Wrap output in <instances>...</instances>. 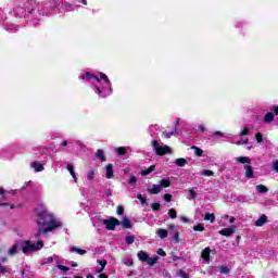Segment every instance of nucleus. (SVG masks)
Listing matches in <instances>:
<instances>
[{
    "instance_id": "1",
    "label": "nucleus",
    "mask_w": 278,
    "mask_h": 278,
    "mask_svg": "<svg viewBox=\"0 0 278 278\" xmlns=\"http://www.w3.org/2000/svg\"><path fill=\"white\" fill-rule=\"evenodd\" d=\"M36 214L39 217L37 222L38 230L35 235L36 238L43 236L45 233H49V231H53V229H58L62 227L61 222L55 219V216L51 214L45 204L40 203L36 208Z\"/></svg>"
},
{
    "instance_id": "2",
    "label": "nucleus",
    "mask_w": 278,
    "mask_h": 278,
    "mask_svg": "<svg viewBox=\"0 0 278 278\" xmlns=\"http://www.w3.org/2000/svg\"><path fill=\"white\" fill-rule=\"evenodd\" d=\"M42 247H45V243H42V241H38L34 244H31L29 241H21V249L24 255H29V253L40 251Z\"/></svg>"
},
{
    "instance_id": "3",
    "label": "nucleus",
    "mask_w": 278,
    "mask_h": 278,
    "mask_svg": "<svg viewBox=\"0 0 278 278\" xmlns=\"http://www.w3.org/2000/svg\"><path fill=\"white\" fill-rule=\"evenodd\" d=\"M152 148L153 151H155L156 155H166V153H170V147L168 146H164L163 148L160 147V143L157 142V140H153L152 141Z\"/></svg>"
},
{
    "instance_id": "4",
    "label": "nucleus",
    "mask_w": 278,
    "mask_h": 278,
    "mask_svg": "<svg viewBox=\"0 0 278 278\" xmlns=\"http://www.w3.org/2000/svg\"><path fill=\"white\" fill-rule=\"evenodd\" d=\"M103 225H105L108 231H114L118 225H121V220L116 217H110L109 219L102 220Z\"/></svg>"
},
{
    "instance_id": "5",
    "label": "nucleus",
    "mask_w": 278,
    "mask_h": 278,
    "mask_svg": "<svg viewBox=\"0 0 278 278\" xmlns=\"http://www.w3.org/2000/svg\"><path fill=\"white\" fill-rule=\"evenodd\" d=\"M238 226L232 225L231 228H224L219 231L220 236H225L226 238H230L231 235L236 232Z\"/></svg>"
},
{
    "instance_id": "6",
    "label": "nucleus",
    "mask_w": 278,
    "mask_h": 278,
    "mask_svg": "<svg viewBox=\"0 0 278 278\" xmlns=\"http://www.w3.org/2000/svg\"><path fill=\"white\" fill-rule=\"evenodd\" d=\"M18 251H22L21 242H17V243L13 244V245L9 249L8 255H10V257H14V255H16V253H18Z\"/></svg>"
},
{
    "instance_id": "7",
    "label": "nucleus",
    "mask_w": 278,
    "mask_h": 278,
    "mask_svg": "<svg viewBox=\"0 0 278 278\" xmlns=\"http://www.w3.org/2000/svg\"><path fill=\"white\" fill-rule=\"evenodd\" d=\"M30 168H34L35 173H42L45 170V166L37 161L30 163Z\"/></svg>"
},
{
    "instance_id": "8",
    "label": "nucleus",
    "mask_w": 278,
    "mask_h": 278,
    "mask_svg": "<svg viewBox=\"0 0 278 278\" xmlns=\"http://www.w3.org/2000/svg\"><path fill=\"white\" fill-rule=\"evenodd\" d=\"M149 194H160L162 192V186L160 184L153 185L151 189H148Z\"/></svg>"
},
{
    "instance_id": "9",
    "label": "nucleus",
    "mask_w": 278,
    "mask_h": 278,
    "mask_svg": "<svg viewBox=\"0 0 278 278\" xmlns=\"http://www.w3.org/2000/svg\"><path fill=\"white\" fill-rule=\"evenodd\" d=\"M268 223V217L266 215H262L256 222H255V227H264Z\"/></svg>"
},
{
    "instance_id": "10",
    "label": "nucleus",
    "mask_w": 278,
    "mask_h": 278,
    "mask_svg": "<svg viewBox=\"0 0 278 278\" xmlns=\"http://www.w3.org/2000/svg\"><path fill=\"white\" fill-rule=\"evenodd\" d=\"M210 248H205L201 253V257L204 260L205 264H210Z\"/></svg>"
},
{
    "instance_id": "11",
    "label": "nucleus",
    "mask_w": 278,
    "mask_h": 278,
    "mask_svg": "<svg viewBox=\"0 0 278 278\" xmlns=\"http://www.w3.org/2000/svg\"><path fill=\"white\" fill-rule=\"evenodd\" d=\"M244 170L247 179H253V166L251 164L244 165Z\"/></svg>"
},
{
    "instance_id": "12",
    "label": "nucleus",
    "mask_w": 278,
    "mask_h": 278,
    "mask_svg": "<svg viewBox=\"0 0 278 278\" xmlns=\"http://www.w3.org/2000/svg\"><path fill=\"white\" fill-rule=\"evenodd\" d=\"M156 235L159 236V238H161V240H164V239L168 238V230L159 228L156 230Z\"/></svg>"
},
{
    "instance_id": "13",
    "label": "nucleus",
    "mask_w": 278,
    "mask_h": 278,
    "mask_svg": "<svg viewBox=\"0 0 278 278\" xmlns=\"http://www.w3.org/2000/svg\"><path fill=\"white\" fill-rule=\"evenodd\" d=\"M114 177V166L112 164L106 165V178L112 179Z\"/></svg>"
},
{
    "instance_id": "14",
    "label": "nucleus",
    "mask_w": 278,
    "mask_h": 278,
    "mask_svg": "<svg viewBox=\"0 0 278 278\" xmlns=\"http://www.w3.org/2000/svg\"><path fill=\"white\" fill-rule=\"evenodd\" d=\"M96 157H97V160H100V162H105L106 161L105 152L101 149L97 150Z\"/></svg>"
},
{
    "instance_id": "15",
    "label": "nucleus",
    "mask_w": 278,
    "mask_h": 278,
    "mask_svg": "<svg viewBox=\"0 0 278 278\" xmlns=\"http://www.w3.org/2000/svg\"><path fill=\"white\" fill-rule=\"evenodd\" d=\"M236 162H239V164H251V159L249 156H239L236 157Z\"/></svg>"
},
{
    "instance_id": "16",
    "label": "nucleus",
    "mask_w": 278,
    "mask_h": 278,
    "mask_svg": "<svg viewBox=\"0 0 278 278\" xmlns=\"http://www.w3.org/2000/svg\"><path fill=\"white\" fill-rule=\"evenodd\" d=\"M86 79L87 81H90L92 79H96V81L101 83V79L99 77H97V75H94L93 73H90V72H86Z\"/></svg>"
},
{
    "instance_id": "17",
    "label": "nucleus",
    "mask_w": 278,
    "mask_h": 278,
    "mask_svg": "<svg viewBox=\"0 0 278 278\" xmlns=\"http://www.w3.org/2000/svg\"><path fill=\"white\" fill-rule=\"evenodd\" d=\"M67 170L72 175L75 184H77V175H75V167L73 166V164H67Z\"/></svg>"
},
{
    "instance_id": "18",
    "label": "nucleus",
    "mask_w": 278,
    "mask_h": 278,
    "mask_svg": "<svg viewBox=\"0 0 278 278\" xmlns=\"http://www.w3.org/2000/svg\"><path fill=\"white\" fill-rule=\"evenodd\" d=\"M94 92L99 94L101 99H103V94H105V87H99V85L94 86Z\"/></svg>"
},
{
    "instance_id": "19",
    "label": "nucleus",
    "mask_w": 278,
    "mask_h": 278,
    "mask_svg": "<svg viewBox=\"0 0 278 278\" xmlns=\"http://www.w3.org/2000/svg\"><path fill=\"white\" fill-rule=\"evenodd\" d=\"M70 253H78V255H86V250L79 249L77 247H72Z\"/></svg>"
},
{
    "instance_id": "20",
    "label": "nucleus",
    "mask_w": 278,
    "mask_h": 278,
    "mask_svg": "<svg viewBox=\"0 0 278 278\" xmlns=\"http://www.w3.org/2000/svg\"><path fill=\"white\" fill-rule=\"evenodd\" d=\"M122 227H124V229H131V220L127 217H123Z\"/></svg>"
},
{
    "instance_id": "21",
    "label": "nucleus",
    "mask_w": 278,
    "mask_h": 278,
    "mask_svg": "<svg viewBox=\"0 0 278 278\" xmlns=\"http://www.w3.org/2000/svg\"><path fill=\"white\" fill-rule=\"evenodd\" d=\"M275 121V115L270 112L266 113L264 116V123H273Z\"/></svg>"
},
{
    "instance_id": "22",
    "label": "nucleus",
    "mask_w": 278,
    "mask_h": 278,
    "mask_svg": "<svg viewBox=\"0 0 278 278\" xmlns=\"http://www.w3.org/2000/svg\"><path fill=\"white\" fill-rule=\"evenodd\" d=\"M137 255L140 260V262H147V260H149V254H147V252H144V251L138 252Z\"/></svg>"
},
{
    "instance_id": "23",
    "label": "nucleus",
    "mask_w": 278,
    "mask_h": 278,
    "mask_svg": "<svg viewBox=\"0 0 278 278\" xmlns=\"http://www.w3.org/2000/svg\"><path fill=\"white\" fill-rule=\"evenodd\" d=\"M174 164H176V166L182 167V166H185L186 164H188V161H187L186 159H184V157H180V159H176V160L174 161Z\"/></svg>"
},
{
    "instance_id": "24",
    "label": "nucleus",
    "mask_w": 278,
    "mask_h": 278,
    "mask_svg": "<svg viewBox=\"0 0 278 278\" xmlns=\"http://www.w3.org/2000/svg\"><path fill=\"white\" fill-rule=\"evenodd\" d=\"M159 186H161V189H162V188H168V187H170V179H168V178L162 179V180L159 182Z\"/></svg>"
},
{
    "instance_id": "25",
    "label": "nucleus",
    "mask_w": 278,
    "mask_h": 278,
    "mask_svg": "<svg viewBox=\"0 0 278 278\" xmlns=\"http://www.w3.org/2000/svg\"><path fill=\"white\" fill-rule=\"evenodd\" d=\"M153 170H155V165H151L149 167V169L141 170V175H142V177H147V175H151V173H153Z\"/></svg>"
},
{
    "instance_id": "26",
    "label": "nucleus",
    "mask_w": 278,
    "mask_h": 278,
    "mask_svg": "<svg viewBox=\"0 0 278 278\" xmlns=\"http://www.w3.org/2000/svg\"><path fill=\"white\" fill-rule=\"evenodd\" d=\"M256 191L260 192V194H266V192H268V187L258 185L256 186Z\"/></svg>"
},
{
    "instance_id": "27",
    "label": "nucleus",
    "mask_w": 278,
    "mask_h": 278,
    "mask_svg": "<svg viewBox=\"0 0 278 278\" xmlns=\"http://www.w3.org/2000/svg\"><path fill=\"white\" fill-rule=\"evenodd\" d=\"M204 220H210V223H214L216 220V216L213 213H205Z\"/></svg>"
},
{
    "instance_id": "28",
    "label": "nucleus",
    "mask_w": 278,
    "mask_h": 278,
    "mask_svg": "<svg viewBox=\"0 0 278 278\" xmlns=\"http://www.w3.org/2000/svg\"><path fill=\"white\" fill-rule=\"evenodd\" d=\"M191 149L194 151V155L201 157L203 155V150L197 146H192Z\"/></svg>"
},
{
    "instance_id": "29",
    "label": "nucleus",
    "mask_w": 278,
    "mask_h": 278,
    "mask_svg": "<svg viewBox=\"0 0 278 278\" xmlns=\"http://www.w3.org/2000/svg\"><path fill=\"white\" fill-rule=\"evenodd\" d=\"M109 91H106L104 89V93L102 94V99H106V97H110V94H112L113 89H112V81L110 83V85H108Z\"/></svg>"
},
{
    "instance_id": "30",
    "label": "nucleus",
    "mask_w": 278,
    "mask_h": 278,
    "mask_svg": "<svg viewBox=\"0 0 278 278\" xmlns=\"http://www.w3.org/2000/svg\"><path fill=\"white\" fill-rule=\"evenodd\" d=\"M157 260H160L157 256H155V257L148 256V260L146 262H147V264H149V266H154V264H157Z\"/></svg>"
},
{
    "instance_id": "31",
    "label": "nucleus",
    "mask_w": 278,
    "mask_h": 278,
    "mask_svg": "<svg viewBox=\"0 0 278 278\" xmlns=\"http://www.w3.org/2000/svg\"><path fill=\"white\" fill-rule=\"evenodd\" d=\"M135 241H136L135 236H127L126 237V244H128V245L134 244Z\"/></svg>"
},
{
    "instance_id": "32",
    "label": "nucleus",
    "mask_w": 278,
    "mask_h": 278,
    "mask_svg": "<svg viewBox=\"0 0 278 278\" xmlns=\"http://www.w3.org/2000/svg\"><path fill=\"white\" fill-rule=\"evenodd\" d=\"M116 153L117 155H125L127 153V149L123 147L116 148Z\"/></svg>"
},
{
    "instance_id": "33",
    "label": "nucleus",
    "mask_w": 278,
    "mask_h": 278,
    "mask_svg": "<svg viewBox=\"0 0 278 278\" xmlns=\"http://www.w3.org/2000/svg\"><path fill=\"white\" fill-rule=\"evenodd\" d=\"M219 273H222V275H229L230 269H229V267H227V266H222V267L219 268Z\"/></svg>"
},
{
    "instance_id": "34",
    "label": "nucleus",
    "mask_w": 278,
    "mask_h": 278,
    "mask_svg": "<svg viewBox=\"0 0 278 278\" xmlns=\"http://www.w3.org/2000/svg\"><path fill=\"white\" fill-rule=\"evenodd\" d=\"M100 79H103L105 81L106 86H110V78H108V75L103 74L102 72L100 73Z\"/></svg>"
},
{
    "instance_id": "35",
    "label": "nucleus",
    "mask_w": 278,
    "mask_h": 278,
    "mask_svg": "<svg viewBox=\"0 0 278 278\" xmlns=\"http://www.w3.org/2000/svg\"><path fill=\"white\" fill-rule=\"evenodd\" d=\"M172 240H174L175 244H179V232L175 231L172 236Z\"/></svg>"
},
{
    "instance_id": "36",
    "label": "nucleus",
    "mask_w": 278,
    "mask_h": 278,
    "mask_svg": "<svg viewBox=\"0 0 278 278\" xmlns=\"http://www.w3.org/2000/svg\"><path fill=\"white\" fill-rule=\"evenodd\" d=\"M175 134H177V126L169 132H164L165 138H170L173 137Z\"/></svg>"
},
{
    "instance_id": "37",
    "label": "nucleus",
    "mask_w": 278,
    "mask_h": 278,
    "mask_svg": "<svg viewBox=\"0 0 278 278\" xmlns=\"http://www.w3.org/2000/svg\"><path fill=\"white\" fill-rule=\"evenodd\" d=\"M87 179H89V181H92L94 179V169H90L88 172Z\"/></svg>"
},
{
    "instance_id": "38",
    "label": "nucleus",
    "mask_w": 278,
    "mask_h": 278,
    "mask_svg": "<svg viewBox=\"0 0 278 278\" xmlns=\"http://www.w3.org/2000/svg\"><path fill=\"white\" fill-rule=\"evenodd\" d=\"M204 177H212V175H214V172L210 170V169H204L201 173Z\"/></svg>"
},
{
    "instance_id": "39",
    "label": "nucleus",
    "mask_w": 278,
    "mask_h": 278,
    "mask_svg": "<svg viewBox=\"0 0 278 278\" xmlns=\"http://www.w3.org/2000/svg\"><path fill=\"white\" fill-rule=\"evenodd\" d=\"M163 199L166 203H170L173 201V195L170 193H166L163 195Z\"/></svg>"
},
{
    "instance_id": "40",
    "label": "nucleus",
    "mask_w": 278,
    "mask_h": 278,
    "mask_svg": "<svg viewBox=\"0 0 278 278\" xmlns=\"http://www.w3.org/2000/svg\"><path fill=\"white\" fill-rule=\"evenodd\" d=\"M193 231H205V227H203L201 224H198L193 227Z\"/></svg>"
},
{
    "instance_id": "41",
    "label": "nucleus",
    "mask_w": 278,
    "mask_h": 278,
    "mask_svg": "<svg viewBox=\"0 0 278 278\" xmlns=\"http://www.w3.org/2000/svg\"><path fill=\"white\" fill-rule=\"evenodd\" d=\"M136 181H138V178L136 176H130V178L128 180V185L129 186H135Z\"/></svg>"
},
{
    "instance_id": "42",
    "label": "nucleus",
    "mask_w": 278,
    "mask_h": 278,
    "mask_svg": "<svg viewBox=\"0 0 278 278\" xmlns=\"http://www.w3.org/2000/svg\"><path fill=\"white\" fill-rule=\"evenodd\" d=\"M256 142L262 143L264 142V137L262 136V132H257L255 135Z\"/></svg>"
},
{
    "instance_id": "43",
    "label": "nucleus",
    "mask_w": 278,
    "mask_h": 278,
    "mask_svg": "<svg viewBox=\"0 0 278 278\" xmlns=\"http://www.w3.org/2000/svg\"><path fill=\"white\" fill-rule=\"evenodd\" d=\"M5 273H10V269L0 263V275H5Z\"/></svg>"
},
{
    "instance_id": "44",
    "label": "nucleus",
    "mask_w": 278,
    "mask_h": 278,
    "mask_svg": "<svg viewBox=\"0 0 278 278\" xmlns=\"http://www.w3.org/2000/svg\"><path fill=\"white\" fill-rule=\"evenodd\" d=\"M168 216L172 218H177V211H175V208H170L168 211Z\"/></svg>"
},
{
    "instance_id": "45",
    "label": "nucleus",
    "mask_w": 278,
    "mask_h": 278,
    "mask_svg": "<svg viewBox=\"0 0 278 278\" xmlns=\"http://www.w3.org/2000/svg\"><path fill=\"white\" fill-rule=\"evenodd\" d=\"M56 268H59V270H63V273H68V270H71L70 267L64 265H56Z\"/></svg>"
},
{
    "instance_id": "46",
    "label": "nucleus",
    "mask_w": 278,
    "mask_h": 278,
    "mask_svg": "<svg viewBox=\"0 0 278 278\" xmlns=\"http://www.w3.org/2000/svg\"><path fill=\"white\" fill-rule=\"evenodd\" d=\"M5 30L7 31H17L18 28H16L15 25H10V26H5Z\"/></svg>"
},
{
    "instance_id": "47",
    "label": "nucleus",
    "mask_w": 278,
    "mask_h": 278,
    "mask_svg": "<svg viewBox=\"0 0 278 278\" xmlns=\"http://www.w3.org/2000/svg\"><path fill=\"white\" fill-rule=\"evenodd\" d=\"M99 265H101V268L105 269V266H108V261L106 260H98L97 261Z\"/></svg>"
},
{
    "instance_id": "48",
    "label": "nucleus",
    "mask_w": 278,
    "mask_h": 278,
    "mask_svg": "<svg viewBox=\"0 0 278 278\" xmlns=\"http://www.w3.org/2000/svg\"><path fill=\"white\" fill-rule=\"evenodd\" d=\"M137 199L141 202V205H144V203H147V198L142 197V194H138Z\"/></svg>"
},
{
    "instance_id": "49",
    "label": "nucleus",
    "mask_w": 278,
    "mask_h": 278,
    "mask_svg": "<svg viewBox=\"0 0 278 278\" xmlns=\"http://www.w3.org/2000/svg\"><path fill=\"white\" fill-rule=\"evenodd\" d=\"M151 207H152V210H153L154 212H157V211H160V203L154 202V203L151 204Z\"/></svg>"
},
{
    "instance_id": "50",
    "label": "nucleus",
    "mask_w": 278,
    "mask_h": 278,
    "mask_svg": "<svg viewBox=\"0 0 278 278\" xmlns=\"http://www.w3.org/2000/svg\"><path fill=\"white\" fill-rule=\"evenodd\" d=\"M124 264H125L126 266H134V258H127V260H125V261H124Z\"/></svg>"
},
{
    "instance_id": "51",
    "label": "nucleus",
    "mask_w": 278,
    "mask_h": 278,
    "mask_svg": "<svg viewBox=\"0 0 278 278\" xmlns=\"http://www.w3.org/2000/svg\"><path fill=\"white\" fill-rule=\"evenodd\" d=\"M118 216H123L125 214V208L123 206H117Z\"/></svg>"
},
{
    "instance_id": "52",
    "label": "nucleus",
    "mask_w": 278,
    "mask_h": 278,
    "mask_svg": "<svg viewBox=\"0 0 278 278\" xmlns=\"http://www.w3.org/2000/svg\"><path fill=\"white\" fill-rule=\"evenodd\" d=\"M189 197H190L191 199H197V192H195L194 189H190V190H189Z\"/></svg>"
},
{
    "instance_id": "53",
    "label": "nucleus",
    "mask_w": 278,
    "mask_h": 278,
    "mask_svg": "<svg viewBox=\"0 0 278 278\" xmlns=\"http://www.w3.org/2000/svg\"><path fill=\"white\" fill-rule=\"evenodd\" d=\"M273 170H275V173H278V161H273V167H271Z\"/></svg>"
},
{
    "instance_id": "54",
    "label": "nucleus",
    "mask_w": 278,
    "mask_h": 278,
    "mask_svg": "<svg viewBox=\"0 0 278 278\" xmlns=\"http://www.w3.org/2000/svg\"><path fill=\"white\" fill-rule=\"evenodd\" d=\"M43 264H53V256L47 257Z\"/></svg>"
},
{
    "instance_id": "55",
    "label": "nucleus",
    "mask_w": 278,
    "mask_h": 278,
    "mask_svg": "<svg viewBox=\"0 0 278 278\" xmlns=\"http://www.w3.org/2000/svg\"><path fill=\"white\" fill-rule=\"evenodd\" d=\"M240 136H249V128L245 127L243 130H241Z\"/></svg>"
},
{
    "instance_id": "56",
    "label": "nucleus",
    "mask_w": 278,
    "mask_h": 278,
    "mask_svg": "<svg viewBox=\"0 0 278 278\" xmlns=\"http://www.w3.org/2000/svg\"><path fill=\"white\" fill-rule=\"evenodd\" d=\"M157 255H161L162 257H166V252H164L162 249H159L156 251Z\"/></svg>"
},
{
    "instance_id": "57",
    "label": "nucleus",
    "mask_w": 278,
    "mask_h": 278,
    "mask_svg": "<svg viewBox=\"0 0 278 278\" xmlns=\"http://www.w3.org/2000/svg\"><path fill=\"white\" fill-rule=\"evenodd\" d=\"M271 112H274L275 116H278V105L273 106Z\"/></svg>"
},
{
    "instance_id": "58",
    "label": "nucleus",
    "mask_w": 278,
    "mask_h": 278,
    "mask_svg": "<svg viewBox=\"0 0 278 278\" xmlns=\"http://www.w3.org/2000/svg\"><path fill=\"white\" fill-rule=\"evenodd\" d=\"M105 197H112V189H106L104 191Z\"/></svg>"
},
{
    "instance_id": "59",
    "label": "nucleus",
    "mask_w": 278,
    "mask_h": 278,
    "mask_svg": "<svg viewBox=\"0 0 278 278\" xmlns=\"http://www.w3.org/2000/svg\"><path fill=\"white\" fill-rule=\"evenodd\" d=\"M179 277L181 278H188V274H186V271H179Z\"/></svg>"
},
{
    "instance_id": "60",
    "label": "nucleus",
    "mask_w": 278,
    "mask_h": 278,
    "mask_svg": "<svg viewBox=\"0 0 278 278\" xmlns=\"http://www.w3.org/2000/svg\"><path fill=\"white\" fill-rule=\"evenodd\" d=\"M76 144L81 149H86V144H84L81 141H77Z\"/></svg>"
},
{
    "instance_id": "61",
    "label": "nucleus",
    "mask_w": 278,
    "mask_h": 278,
    "mask_svg": "<svg viewBox=\"0 0 278 278\" xmlns=\"http://www.w3.org/2000/svg\"><path fill=\"white\" fill-rule=\"evenodd\" d=\"M213 135H215V136H225V134L220 130H217V131L213 132Z\"/></svg>"
},
{
    "instance_id": "62",
    "label": "nucleus",
    "mask_w": 278,
    "mask_h": 278,
    "mask_svg": "<svg viewBox=\"0 0 278 278\" xmlns=\"http://www.w3.org/2000/svg\"><path fill=\"white\" fill-rule=\"evenodd\" d=\"M179 260H181V257L177 255H173V262H179Z\"/></svg>"
},
{
    "instance_id": "63",
    "label": "nucleus",
    "mask_w": 278,
    "mask_h": 278,
    "mask_svg": "<svg viewBox=\"0 0 278 278\" xmlns=\"http://www.w3.org/2000/svg\"><path fill=\"white\" fill-rule=\"evenodd\" d=\"M199 129L200 131H205V126H203V124L199 125Z\"/></svg>"
},
{
    "instance_id": "64",
    "label": "nucleus",
    "mask_w": 278,
    "mask_h": 278,
    "mask_svg": "<svg viewBox=\"0 0 278 278\" xmlns=\"http://www.w3.org/2000/svg\"><path fill=\"white\" fill-rule=\"evenodd\" d=\"M98 278H108V275H105V274H100V275L98 276Z\"/></svg>"
}]
</instances>
